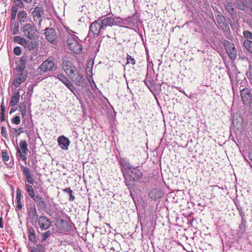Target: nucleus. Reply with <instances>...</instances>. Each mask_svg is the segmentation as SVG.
<instances>
[{"instance_id":"nucleus-1","label":"nucleus","mask_w":252,"mask_h":252,"mask_svg":"<svg viewBox=\"0 0 252 252\" xmlns=\"http://www.w3.org/2000/svg\"><path fill=\"white\" fill-rule=\"evenodd\" d=\"M121 171L127 186H131L133 182H139L143 178V172L138 167H133L129 163L123 160L121 161Z\"/></svg>"},{"instance_id":"nucleus-2","label":"nucleus","mask_w":252,"mask_h":252,"mask_svg":"<svg viewBox=\"0 0 252 252\" xmlns=\"http://www.w3.org/2000/svg\"><path fill=\"white\" fill-rule=\"evenodd\" d=\"M20 165L21 171L24 177V180L25 182V191L28 193V196L31 198L36 194V191L35 190L36 188H34L33 187L34 183L33 174L31 169L28 166L22 164Z\"/></svg>"},{"instance_id":"nucleus-3","label":"nucleus","mask_w":252,"mask_h":252,"mask_svg":"<svg viewBox=\"0 0 252 252\" xmlns=\"http://www.w3.org/2000/svg\"><path fill=\"white\" fill-rule=\"evenodd\" d=\"M28 77V73L25 70L24 65H19L14 70L13 76L12 78V83L16 88H18L24 82Z\"/></svg>"},{"instance_id":"nucleus-4","label":"nucleus","mask_w":252,"mask_h":252,"mask_svg":"<svg viewBox=\"0 0 252 252\" xmlns=\"http://www.w3.org/2000/svg\"><path fill=\"white\" fill-rule=\"evenodd\" d=\"M21 31L23 36L31 40H35L38 37L37 27L32 22L24 24L21 27Z\"/></svg>"},{"instance_id":"nucleus-5","label":"nucleus","mask_w":252,"mask_h":252,"mask_svg":"<svg viewBox=\"0 0 252 252\" xmlns=\"http://www.w3.org/2000/svg\"><path fill=\"white\" fill-rule=\"evenodd\" d=\"M78 37L73 34H69L67 39V45L69 49L76 54H79L82 50V45Z\"/></svg>"},{"instance_id":"nucleus-6","label":"nucleus","mask_w":252,"mask_h":252,"mask_svg":"<svg viewBox=\"0 0 252 252\" xmlns=\"http://www.w3.org/2000/svg\"><path fill=\"white\" fill-rule=\"evenodd\" d=\"M76 85L78 86H83L86 84V79L83 73L76 70L75 73L68 77Z\"/></svg>"},{"instance_id":"nucleus-7","label":"nucleus","mask_w":252,"mask_h":252,"mask_svg":"<svg viewBox=\"0 0 252 252\" xmlns=\"http://www.w3.org/2000/svg\"><path fill=\"white\" fill-rule=\"evenodd\" d=\"M98 19L104 31L106 30L107 27H112L117 25L115 19L111 16H102L99 17Z\"/></svg>"},{"instance_id":"nucleus-8","label":"nucleus","mask_w":252,"mask_h":252,"mask_svg":"<svg viewBox=\"0 0 252 252\" xmlns=\"http://www.w3.org/2000/svg\"><path fill=\"white\" fill-rule=\"evenodd\" d=\"M103 31L104 30L101 26L100 22H99L98 18L90 25L89 32H92L94 36H98L102 35Z\"/></svg>"},{"instance_id":"nucleus-9","label":"nucleus","mask_w":252,"mask_h":252,"mask_svg":"<svg viewBox=\"0 0 252 252\" xmlns=\"http://www.w3.org/2000/svg\"><path fill=\"white\" fill-rule=\"evenodd\" d=\"M62 67L68 77L76 72L77 69L76 66L69 60L63 61Z\"/></svg>"},{"instance_id":"nucleus-10","label":"nucleus","mask_w":252,"mask_h":252,"mask_svg":"<svg viewBox=\"0 0 252 252\" xmlns=\"http://www.w3.org/2000/svg\"><path fill=\"white\" fill-rule=\"evenodd\" d=\"M41 230H47L52 225L51 220L45 216H41L36 220Z\"/></svg>"},{"instance_id":"nucleus-11","label":"nucleus","mask_w":252,"mask_h":252,"mask_svg":"<svg viewBox=\"0 0 252 252\" xmlns=\"http://www.w3.org/2000/svg\"><path fill=\"white\" fill-rule=\"evenodd\" d=\"M45 36L46 39L50 42L56 44L58 43V36L54 29L46 28Z\"/></svg>"},{"instance_id":"nucleus-12","label":"nucleus","mask_w":252,"mask_h":252,"mask_svg":"<svg viewBox=\"0 0 252 252\" xmlns=\"http://www.w3.org/2000/svg\"><path fill=\"white\" fill-rule=\"evenodd\" d=\"M44 10L42 6H36L32 12L33 20L37 22L38 25L40 26L42 21V16L43 14Z\"/></svg>"},{"instance_id":"nucleus-13","label":"nucleus","mask_w":252,"mask_h":252,"mask_svg":"<svg viewBox=\"0 0 252 252\" xmlns=\"http://www.w3.org/2000/svg\"><path fill=\"white\" fill-rule=\"evenodd\" d=\"M225 49L230 59L235 60L237 57V51L235 49L234 44L228 41L224 43Z\"/></svg>"},{"instance_id":"nucleus-14","label":"nucleus","mask_w":252,"mask_h":252,"mask_svg":"<svg viewBox=\"0 0 252 252\" xmlns=\"http://www.w3.org/2000/svg\"><path fill=\"white\" fill-rule=\"evenodd\" d=\"M54 66V59L53 58L50 57L41 63L39 66V68L41 71L45 73L52 70Z\"/></svg>"},{"instance_id":"nucleus-15","label":"nucleus","mask_w":252,"mask_h":252,"mask_svg":"<svg viewBox=\"0 0 252 252\" xmlns=\"http://www.w3.org/2000/svg\"><path fill=\"white\" fill-rule=\"evenodd\" d=\"M57 78L61 81L64 85L69 89L71 92L75 94L76 91L75 87L72 84L70 80L63 73H59L57 74Z\"/></svg>"},{"instance_id":"nucleus-16","label":"nucleus","mask_w":252,"mask_h":252,"mask_svg":"<svg viewBox=\"0 0 252 252\" xmlns=\"http://www.w3.org/2000/svg\"><path fill=\"white\" fill-rule=\"evenodd\" d=\"M36 203L38 210H44L46 209L47 205L44 198L39 195L35 194L31 198Z\"/></svg>"},{"instance_id":"nucleus-17","label":"nucleus","mask_w":252,"mask_h":252,"mask_svg":"<svg viewBox=\"0 0 252 252\" xmlns=\"http://www.w3.org/2000/svg\"><path fill=\"white\" fill-rule=\"evenodd\" d=\"M139 18L136 15L133 14L122 20V23L130 27H135L138 23Z\"/></svg>"},{"instance_id":"nucleus-18","label":"nucleus","mask_w":252,"mask_h":252,"mask_svg":"<svg viewBox=\"0 0 252 252\" xmlns=\"http://www.w3.org/2000/svg\"><path fill=\"white\" fill-rule=\"evenodd\" d=\"M241 96L244 104H249L251 100V92L248 88H244L241 90Z\"/></svg>"},{"instance_id":"nucleus-19","label":"nucleus","mask_w":252,"mask_h":252,"mask_svg":"<svg viewBox=\"0 0 252 252\" xmlns=\"http://www.w3.org/2000/svg\"><path fill=\"white\" fill-rule=\"evenodd\" d=\"M58 145L63 150H67L70 144L69 139L63 135L60 136L58 138Z\"/></svg>"},{"instance_id":"nucleus-20","label":"nucleus","mask_w":252,"mask_h":252,"mask_svg":"<svg viewBox=\"0 0 252 252\" xmlns=\"http://www.w3.org/2000/svg\"><path fill=\"white\" fill-rule=\"evenodd\" d=\"M27 212L28 217L32 220H37L39 218L35 205L34 204H33L28 208Z\"/></svg>"},{"instance_id":"nucleus-21","label":"nucleus","mask_w":252,"mask_h":252,"mask_svg":"<svg viewBox=\"0 0 252 252\" xmlns=\"http://www.w3.org/2000/svg\"><path fill=\"white\" fill-rule=\"evenodd\" d=\"M163 192L158 189H152L149 193V197L152 199L157 200L161 197Z\"/></svg>"},{"instance_id":"nucleus-22","label":"nucleus","mask_w":252,"mask_h":252,"mask_svg":"<svg viewBox=\"0 0 252 252\" xmlns=\"http://www.w3.org/2000/svg\"><path fill=\"white\" fill-rule=\"evenodd\" d=\"M28 145L27 142L25 140H21L20 141L19 147L17 146L16 148V153L18 154L20 151L21 153L25 154H28L29 152Z\"/></svg>"},{"instance_id":"nucleus-23","label":"nucleus","mask_w":252,"mask_h":252,"mask_svg":"<svg viewBox=\"0 0 252 252\" xmlns=\"http://www.w3.org/2000/svg\"><path fill=\"white\" fill-rule=\"evenodd\" d=\"M144 83L146 86L153 92L154 91L155 85L153 79L147 74L146 79L144 80Z\"/></svg>"},{"instance_id":"nucleus-24","label":"nucleus","mask_w":252,"mask_h":252,"mask_svg":"<svg viewBox=\"0 0 252 252\" xmlns=\"http://www.w3.org/2000/svg\"><path fill=\"white\" fill-rule=\"evenodd\" d=\"M28 238L30 241L33 243L37 240L35 230L32 226L28 227Z\"/></svg>"},{"instance_id":"nucleus-25","label":"nucleus","mask_w":252,"mask_h":252,"mask_svg":"<svg viewBox=\"0 0 252 252\" xmlns=\"http://www.w3.org/2000/svg\"><path fill=\"white\" fill-rule=\"evenodd\" d=\"M20 99V93L19 92L14 93L13 95L10 98L9 102V105L13 107L17 104Z\"/></svg>"},{"instance_id":"nucleus-26","label":"nucleus","mask_w":252,"mask_h":252,"mask_svg":"<svg viewBox=\"0 0 252 252\" xmlns=\"http://www.w3.org/2000/svg\"><path fill=\"white\" fill-rule=\"evenodd\" d=\"M252 3L250 0H239L237 3V8L241 10H244Z\"/></svg>"},{"instance_id":"nucleus-27","label":"nucleus","mask_w":252,"mask_h":252,"mask_svg":"<svg viewBox=\"0 0 252 252\" xmlns=\"http://www.w3.org/2000/svg\"><path fill=\"white\" fill-rule=\"evenodd\" d=\"M26 43L24 45V47L29 50H33L37 46V44L35 40H32L31 41L26 40Z\"/></svg>"},{"instance_id":"nucleus-28","label":"nucleus","mask_w":252,"mask_h":252,"mask_svg":"<svg viewBox=\"0 0 252 252\" xmlns=\"http://www.w3.org/2000/svg\"><path fill=\"white\" fill-rule=\"evenodd\" d=\"M28 14L26 11L21 10L18 13L17 19L21 23L27 21Z\"/></svg>"},{"instance_id":"nucleus-29","label":"nucleus","mask_w":252,"mask_h":252,"mask_svg":"<svg viewBox=\"0 0 252 252\" xmlns=\"http://www.w3.org/2000/svg\"><path fill=\"white\" fill-rule=\"evenodd\" d=\"M22 122L25 128L32 129L33 127V124L31 117L22 120Z\"/></svg>"},{"instance_id":"nucleus-30","label":"nucleus","mask_w":252,"mask_h":252,"mask_svg":"<svg viewBox=\"0 0 252 252\" xmlns=\"http://www.w3.org/2000/svg\"><path fill=\"white\" fill-rule=\"evenodd\" d=\"M216 19L219 26L222 29H223L224 27L227 26V25L225 24V19L223 15H218Z\"/></svg>"},{"instance_id":"nucleus-31","label":"nucleus","mask_w":252,"mask_h":252,"mask_svg":"<svg viewBox=\"0 0 252 252\" xmlns=\"http://www.w3.org/2000/svg\"><path fill=\"white\" fill-rule=\"evenodd\" d=\"M60 221L63 225L65 231L70 232L73 230V224L72 223H68L66 221L61 220Z\"/></svg>"},{"instance_id":"nucleus-32","label":"nucleus","mask_w":252,"mask_h":252,"mask_svg":"<svg viewBox=\"0 0 252 252\" xmlns=\"http://www.w3.org/2000/svg\"><path fill=\"white\" fill-rule=\"evenodd\" d=\"M10 31L13 35L17 34L19 32V26L18 23L15 22L10 25Z\"/></svg>"},{"instance_id":"nucleus-33","label":"nucleus","mask_w":252,"mask_h":252,"mask_svg":"<svg viewBox=\"0 0 252 252\" xmlns=\"http://www.w3.org/2000/svg\"><path fill=\"white\" fill-rule=\"evenodd\" d=\"M26 39H25L24 37H22L21 36H14L13 38V42L14 43H17L23 46L26 43Z\"/></svg>"},{"instance_id":"nucleus-34","label":"nucleus","mask_w":252,"mask_h":252,"mask_svg":"<svg viewBox=\"0 0 252 252\" xmlns=\"http://www.w3.org/2000/svg\"><path fill=\"white\" fill-rule=\"evenodd\" d=\"M27 155L28 154H25L24 153H21L20 151L18 152V154H16L17 160L18 161L21 160L24 161L26 165L27 164V158L26 157Z\"/></svg>"},{"instance_id":"nucleus-35","label":"nucleus","mask_w":252,"mask_h":252,"mask_svg":"<svg viewBox=\"0 0 252 252\" xmlns=\"http://www.w3.org/2000/svg\"><path fill=\"white\" fill-rule=\"evenodd\" d=\"M243 45L247 51L252 53V40L245 39L243 41Z\"/></svg>"},{"instance_id":"nucleus-36","label":"nucleus","mask_w":252,"mask_h":252,"mask_svg":"<svg viewBox=\"0 0 252 252\" xmlns=\"http://www.w3.org/2000/svg\"><path fill=\"white\" fill-rule=\"evenodd\" d=\"M8 126L9 127V131L11 133V136L12 138L17 137L20 135L17 128L11 127L8 123Z\"/></svg>"},{"instance_id":"nucleus-37","label":"nucleus","mask_w":252,"mask_h":252,"mask_svg":"<svg viewBox=\"0 0 252 252\" xmlns=\"http://www.w3.org/2000/svg\"><path fill=\"white\" fill-rule=\"evenodd\" d=\"M93 63H91L90 62L88 63L87 64V67L86 68V72L87 75L90 77H92L93 76Z\"/></svg>"},{"instance_id":"nucleus-38","label":"nucleus","mask_w":252,"mask_h":252,"mask_svg":"<svg viewBox=\"0 0 252 252\" xmlns=\"http://www.w3.org/2000/svg\"><path fill=\"white\" fill-rule=\"evenodd\" d=\"M52 232L51 230H47L46 232L42 233L41 234V242H44L46 239L51 235Z\"/></svg>"},{"instance_id":"nucleus-39","label":"nucleus","mask_w":252,"mask_h":252,"mask_svg":"<svg viewBox=\"0 0 252 252\" xmlns=\"http://www.w3.org/2000/svg\"><path fill=\"white\" fill-rule=\"evenodd\" d=\"M64 192H67L69 196V200L70 201H73L75 199V197L73 195V191L69 188H65L63 189Z\"/></svg>"},{"instance_id":"nucleus-40","label":"nucleus","mask_w":252,"mask_h":252,"mask_svg":"<svg viewBox=\"0 0 252 252\" xmlns=\"http://www.w3.org/2000/svg\"><path fill=\"white\" fill-rule=\"evenodd\" d=\"M225 8L230 14H233L234 13V8L231 2H227L225 6Z\"/></svg>"},{"instance_id":"nucleus-41","label":"nucleus","mask_w":252,"mask_h":252,"mask_svg":"<svg viewBox=\"0 0 252 252\" xmlns=\"http://www.w3.org/2000/svg\"><path fill=\"white\" fill-rule=\"evenodd\" d=\"M11 20H15L18 11V9L16 7L12 6L11 7Z\"/></svg>"},{"instance_id":"nucleus-42","label":"nucleus","mask_w":252,"mask_h":252,"mask_svg":"<svg viewBox=\"0 0 252 252\" xmlns=\"http://www.w3.org/2000/svg\"><path fill=\"white\" fill-rule=\"evenodd\" d=\"M0 134L3 137L5 138L6 139H8V136L6 128L4 126H2L1 127Z\"/></svg>"},{"instance_id":"nucleus-43","label":"nucleus","mask_w":252,"mask_h":252,"mask_svg":"<svg viewBox=\"0 0 252 252\" xmlns=\"http://www.w3.org/2000/svg\"><path fill=\"white\" fill-rule=\"evenodd\" d=\"M11 121L12 124L18 125L20 124L21 119L20 116H15L11 119Z\"/></svg>"},{"instance_id":"nucleus-44","label":"nucleus","mask_w":252,"mask_h":252,"mask_svg":"<svg viewBox=\"0 0 252 252\" xmlns=\"http://www.w3.org/2000/svg\"><path fill=\"white\" fill-rule=\"evenodd\" d=\"M1 157L2 159L5 161L9 159V156L6 151H1Z\"/></svg>"},{"instance_id":"nucleus-45","label":"nucleus","mask_w":252,"mask_h":252,"mask_svg":"<svg viewBox=\"0 0 252 252\" xmlns=\"http://www.w3.org/2000/svg\"><path fill=\"white\" fill-rule=\"evenodd\" d=\"M15 4V7L22 8L24 7V3L22 0H13Z\"/></svg>"},{"instance_id":"nucleus-46","label":"nucleus","mask_w":252,"mask_h":252,"mask_svg":"<svg viewBox=\"0 0 252 252\" xmlns=\"http://www.w3.org/2000/svg\"><path fill=\"white\" fill-rule=\"evenodd\" d=\"M243 35L245 38L252 40V32L249 31H245L243 32Z\"/></svg>"},{"instance_id":"nucleus-47","label":"nucleus","mask_w":252,"mask_h":252,"mask_svg":"<svg viewBox=\"0 0 252 252\" xmlns=\"http://www.w3.org/2000/svg\"><path fill=\"white\" fill-rule=\"evenodd\" d=\"M22 198L23 196L22 195V190L19 188H17L16 189V200H22Z\"/></svg>"},{"instance_id":"nucleus-48","label":"nucleus","mask_w":252,"mask_h":252,"mask_svg":"<svg viewBox=\"0 0 252 252\" xmlns=\"http://www.w3.org/2000/svg\"><path fill=\"white\" fill-rule=\"evenodd\" d=\"M13 52L15 55L19 56L22 54V49L20 46H16L14 48Z\"/></svg>"},{"instance_id":"nucleus-49","label":"nucleus","mask_w":252,"mask_h":252,"mask_svg":"<svg viewBox=\"0 0 252 252\" xmlns=\"http://www.w3.org/2000/svg\"><path fill=\"white\" fill-rule=\"evenodd\" d=\"M126 59L127 63H131L133 65L135 64V60L131 56L127 54Z\"/></svg>"},{"instance_id":"nucleus-50","label":"nucleus","mask_w":252,"mask_h":252,"mask_svg":"<svg viewBox=\"0 0 252 252\" xmlns=\"http://www.w3.org/2000/svg\"><path fill=\"white\" fill-rule=\"evenodd\" d=\"M16 201L17 204L16 206V210L17 211H19L22 209L23 207L22 201L21 200H16Z\"/></svg>"},{"instance_id":"nucleus-51","label":"nucleus","mask_w":252,"mask_h":252,"mask_svg":"<svg viewBox=\"0 0 252 252\" xmlns=\"http://www.w3.org/2000/svg\"><path fill=\"white\" fill-rule=\"evenodd\" d=\"M20 112L21 113L22 120L25 119L30 117L27 114V110H22V111H20Z\"/></svg>"},{"instance_id":"nucleus-52","label":"nucleus","mask_w":252,"mask_h":252,"mask_svg":"<svg viewBox=\"0 0 252 252\" xmlns=\"http://www.w3.org/2000/svg\"><path fill=\"white\" fill-rule=\"evenodd\" d=\"M19 108L20 111L26 110V105L25 102H21L19 105Z\"/></svg>"},{"instance_id":"nucleus-53","label":"nucleus","mask_w":252,"mask_h":252,"mask_svg":"<svg viewBox=\"0 0 252 252\" xmlns=\"http://www.w3.org/2000/svg\"><path fill=\"white\" fill-rule=\"evenodd\" d=\"M0 122H4L5 121V112L0 111Z\"/></svg>"},{"instance_id":"nucleus-54","label":"nucleus","mask_w":252,"mask_h":252,"mask_svg":"<svg viewBox=\"0 0 252 252\" xmlns=\"http://www.w3.org/2000/svg\"><path fill=\"white\" fill-rule=\"evenodd\" d=\"M237 209L239 212V215L241 216L242 220H244V213L243 211V208L242 207H240V208H238Z\"/></svg>"},{"instance_id":"nucleus-55","label":"nucleus","mask_w":252,"mask_h":252,"mask_svg":"<svg viewBox=\"0 0 252 252\" xmlns=\"http://www.w3.org/2000/svg\"><path fill=\"white\" fill-rule=\"evenodd\" d=\"M234 204H235L237 209L241 207L240 205V202L238 199L234 200Z\"/></svg>"},{"instance_id":"nucleus-56","label":"nucleus","mask_w":252,"mask_h":252,"mask_svg":"<svg viewBox=\"0 0 252 252\" xmlns=\"http://www.w3.org/2000/svg\"><path fill=\"white\" fill-rule=\"evenodd\" d=\"M5 107L4 103L3 101H2L1 103V105H0V111L5 112Z\"/></svg>"},{"instance_id":"nucleus-57","label":"nucleus","mask_w":252,"mask_h":252,"mask_svg":"<svg viewBox=\"0 0 252 252\" xmlns=\"http://www.w3.org/2000/svg\"><path fill=\"white\" fill-rule=\"evenodd\" d=\"M4 227V222L2 216L0 217V228H3Z\"/></svg>"},{"instance_id":"nucleus-58","label":"nucleus","mask_w":252,"mask_h":252,"mask_svg":"<svg viewBox=\"0 0 252 252\" xmlns=\"http://www.w3.org/2000/svg\"><path fill=\"white\" fill-rule=\"evenodd\" d=\"M246 222L245 220H242V221L241 224H240L239 228L240 229H244V226H245V222Z\"/></svg>"},{"instance_id":"nucleus-59","label":"nucleus","mask_w":252,"mask_h":252,"mask_svg":"<svg viewBox=\"0 0 252 252\" xmlns=\"http://www.w3.org/2000/svg\"><path fill=\"white\" fill-rule=\"evenodd\" d=\"M17 129H18L19 132L20 134L25 132L24 128L23 127H20L18 128Z\"/></svg>"},{"instance_id":"nucleus-60","label":"nucleus","mask_w":252,"mask_h":252,"mask_svg":"<svg viewBox=\"0 0 252 252\" xmlns=\"http://www.w3.org/2000/svg\"><path fill=\"white\" fill-rule=\"evenodd\" d=\"M37 161V160L36 159H33V158L31 159V162H32V165H34L35 164H36Z\"/></svg>"},{"instance_id":"nucleus-61","label":"nucleus","mask_w":252,"mask_h":252,"mask_svg":"<svg viewBox=\"0 0 252 252\" xmlns=\"http://www.w3.org/2000/svg\"><path fill=\"white\" fill-rule=\"evenodd\" d=\"M23 0L27 3H30L32 2V0Z\"/></svg>"},{"instance_id":"nucleus-62","label":"nucleus","mask_w":252,"mask_h":252,"mask_svg":"<svg viewBox=\"0 0 252 252\" xmlns=\"http://www.w3.org/2000/svg\"><path fill=\"white\" fill-rule=\"evenodd\" d=\"M15 111V109H14V108H12L10 109V114L12 113H13V112H14Z\"/></svg>"},{"instance_id":"nucleus-63","label":"nucleus","mask_w":252,"mask_h":252,"mask_svg":"<svg viewBox=\"0 0 252 252\" xmlns=\"http://www.w3.org/2000/svg\"><path fill=\"white\" fill-rule=\"evenodd\" d=\"M4 0H0V1H1V2H4Z\"/></svg>"},{"instance_id":"nucleus-64","label":"nucleus","mask_w":252,"mask_h":252,"mask_svg":"<svg viewBox=\"0 0 252 252\" xmlns=\"http://www.w3.org/2000/svg\"><path fill=\"white\" fill-rule=\"evenodd\" d=\"M179 91L181 92H182V91H181V89H179Z\"/></svg>"}]
</instances>
